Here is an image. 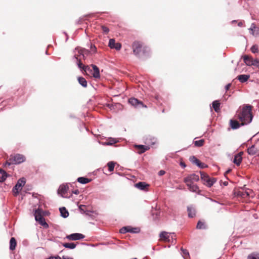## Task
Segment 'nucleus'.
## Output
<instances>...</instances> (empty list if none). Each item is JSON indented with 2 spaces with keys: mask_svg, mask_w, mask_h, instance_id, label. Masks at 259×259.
<instances>
[{
  "mask_svg": "<svg viewBox=\"0 0 259 259\" xmlns=\"http://www.w3.org/2000/svg\"><path fill=\"white\" fill-rule=\"evenodd\" d=\"M236 117L241 121V125H246L250 123L253 116L251 113V106L246 105L243 106L236 114Z\"/></svg>",
  "mask_w": 259,
  "mask_h": 259,
  "instance_id": "1",
  "label": "nucleus"
},
{
  "mask_svg": "<svg viewBox=\"0 0 259 259\" xmlns=\"http://www.w3.org/2000/svg\"><path fill=\"white\" fill-rule=\"evenodd\" d=\"M74 52L75 53L74 57L76 60L77 65L80 70L83 72H85L86 74H87L88 72H92V70L91 67L88 65H83L80 60L78 59V56H82V57L84 58L85 55L89 54L90 52L89 51L85 49L77 47L75 49Z\"/></svg>",
  "mask_w": 259,
  "mask_h": 259,
  "instance_id": "2",
  "label": "nucleus"
},
{
  "mask_svg": "<svg viewBox=\"0 0 259 259\" xmlns=\"http://www.w3.org/2000/svg\"><path fill=\"white\" fill-rule=\"evenodd\" d=\"M201 179L203 184L208 187H211L217 181L214 178L210 177L207 174L204 172H200Z\"/></svg>",
  "mask_w": 259,
  "mask_h": 259,
  "instance_id": "3",
  "label": "nucleus"
},
{
  "mask_svg": "<svg viewBox=\"0 0 259 259\" xmlns=\"http://www.w3.org/2000/svg\"><path fill=\"white\" fill-rule=\"evenodd\" d=\"M9 160L11 162L7 161L6 164L10 165L11 163L13 164H20L25 160V157L24 155L20 154H17L13 156H11Z\"/></svg>",
  "mask_w": 259,
  "mask_h": 259,
  "instance_id": "4",
  "label": "nucleus"
},
{
  "mask_svg": "<svg viewBox=\"0 0 259 259\" xmlns=\"http://www.w3.org/2000/svg\"><path fill=\"white\" fill-rule=\"evenodd\" d=\"M25 183V180L24 178L20 179L17 181V184L15 185L13 189V191L15 195H17L19 194V192L21 190L22 187L24 186Z\"/></svg>",
  "mask_w": 259,
  "mask_h": 259,
  "instance_id": "5",
  "label": "nucleus"
},
{
  "mask_svg": "<svg viewBox=\"0 0 259 259\" xmlns=\"http://www.w3.org/2000/svg\"><path fill=\"white\" fill-rule=\"evenodd\" d=\"M132 48L134 54L136 56H140L141 53L144 52V48H143L142 44L138 41L133 43Z\"/></svg>",
  "mask_w": 259,
  "mask_h": 259,
  "instance_id": "6",
  "label": "nucleus"
},
{
  "mask_svg": "<svg viewBox=\"0 0 259 259\" xmlns=\"http://www.w3.org/2000/svg\"><path fill=\"white\" fill-rule=\"evenodd\" d=\"M69 190V187L67 184L61 185L58 190V193L63 198H70V196H68L67 193Z\"/></svg>",
  "mask_w": 259,
  "mask_h": 259,
  "instance_id": "7",
  "label": "nucleus"
},
{
  "mask_svg": "<svg viewBox=\"0 0 259 259\" xmlns=\"http://www.w3.org/2000/svg\"><path fill=\"white\" fill-rule=\"evenodd\" d=\"M199 180V177L198 175L195 174H192L185 178L184 181L186 184L194 183V182L198 181Z\"/></svg>",
  "mask_w": 259,
  "mask_h": 259,
  "instance_id": "8",
  "label": "nucleus"
},
{
  "mask_svg": "<svg viewBox=\"0 0 259 259\" xmlns=\"http://www.w3.org/2000/svg\"><path fill=\"white\" fill-rule=\"evenodd\" d=\"M252 192V190L250 189H241V190L238 191L237 195L242 198H245L246 197L250 196Z\"/></svg>",
  "mask_w": 259,
  "mask_h": 259,
  "instance_id": "9",
  "label": "nucleus"
},
{
  "mask_svg": "<svg viewBox=\"0 0 259 259\" xmlns=\"http://www.w3.org/2000/svg\"><path fill=\"white\" fill-rule=\"evenodd\" d=\"M84 236L80 233H73L67 235L66 238L70 240H78L84 238Z\"/></svg>",
  "mask_w": 259,
  "mask_h": 259,
  "instance_id": "10",
  "label": "nucleus"
},
{
  "mask_svg": "<svg viewBox=\"0 0 259 259\" xmlns=\"http://www.w3.org/2000/svg\"><path fill=\"white\" fill-rule=\"evenodd\" d=\"M250 33L253 36H257L259 35V28L255 26L254 23H252L250 27L249 28Z\"/></svg>",
  "mask_w": 259,
  "mask_h": 259,
  "instance_id": "11",
  "label": "nucleus"
},
{
  "mask_svg": "<svg viewBox=\"0 0 259 259\" xmlns=\"http://www.w3.org/2000/svg\"><path fill=\"white\" fill-rule=\"evenodd\" d=\"M242 154H243V152H240L238 153V154H237L236 155H235L234 156L233 162L238 166L242 162Z\"/></svg>",
  "mask_w": 259,
  "mask_h": 259,
  "instance_id": "12",
  "label": "nucleus"
},
{
  "mask_svg": "<svg viewBox=\"0 0 259 259\" xmlns=\"http://www.w3.org/2000/svg\"><path fill=\"white\" fill-rule=\"evenodd\" d=\"M128 102L133 106L137 107L139 105H141V106L144 107L143 103L141 102L138 100L136 98H131L129 99Z\"/></svg>",
  "mask_w": 259,
  "mask_h": 259,
  "instance_id": "13",
  "label": "nucleus"
},
{
  "mask_svg": "<svg viewBox=\"0 0 259 259\" xmlns=\"http://www.w3.org/2000/svg\"><path fill=\"white\" fill-rule=\"evenodd\" d=\"M91 66L92 67V68L94 70V72L93 73V77L95 78H100V75L99 68L96 65L94 64H92Z\"/></svg>",
  "mask_w": 259,
  "mask_h": 259,
  "instance_id": "14",
  "label": "nucleus"
},
{
  "mask_svg": "<svg viewBox=\"0 0 259 259\" xmlns=\"http://www.w3.org/2000/svg\"><path fill=\"white\" fill-rule=\"evenodd\" d=\"M159 237H160L161 239L163 241L167 242L170 241V234H169L167 232L164 231L161 232L159 235Z\"/></svg>",
  "mask_w": 259,
  "mask_h": 259,
  "instance_id": "15",
  "label": "nucleus"
},
{
  "mask_svg": "<svg viewBox=\"0 0 259 259\" xmlns=\"http://www.w3.org/2000/svg\"><path fill=\"white\" fill-rule=\"evenodd\" d=\"M186 185L188 187L189 190L193 192H197L199 190V188L197 185L194 183H188Z\"/></svg>",
  "mask_w": 259,
  "mask_h": 259,
  "instance_id": "16",
  "label": "nucleus"
},
{
  "mask_svg": "<svg viewBox=\"0 0 259 259\" xmlns=\"http://www.w3.org/2000/svg\"><path fill=\"white\" fill-rule=\"evenodd\" d=\"M243 60L245 64L247 66H252L253 64V59L249 57L248 56L245 55L243 56Z\"/></svg>",
  "mask_w": 259,
  "mask_h": 259,
  "instance_id": "17",
  "label": "nucleus"
},
{
  "mask_svg": "<svg viewBox=\"0 0 259 259\" xmlns=\"http://www.w3.org/2000/svg\"><path fill=\"white\" fill-rule=\"evenodd\" d=\"M230 123L231 128L233 130L237 129L239 128L240 126L242 125L241 123L240 124L238 121L235 120L231 119L230 121Z\"/></svg>",
  "mask_w": 259,
  "mask_h": 259,
  "instance_id": "18",
  "label": "nucleus"
},
{
  "mask_svg": "<svg viewBox=\"0 0 259 259\" xmlns=\"http://www.w3.org/2000/svg\"><path fill=\"white\" fill-rule=\"evenodd\" d=\"M135 147L137 148L140 151L138 152L139 154H142L149 149V147L142 145H136Z\"/></svg>",
  "mask_w": 259,
  "mask_h": 259,
  "instance_id": "19",
  "label": "nucleus"
},
{
  "mask_svg": "<svg viewBox=\"0 0 259 259\" xmlns=\"http://www.w3.org/2000/svg\"><path fill=\"white\" fill-rule=\"evenodd\" d=\"M250 76L246 74H242L237 76L238 79L240 82L243 83L246 81L249 78Z\"/></svg>",
  "mask_w": 259,
  "mask_h": 259,
  "instance_id": "20",
  "label": "nucleus"
},
{
  "mask_svg": "<svg viewBox=\"0 0 259 259\" xmlns=\"http://www.w3.org/2000/svg\"><path fill=\"white\" fill-rule=\"evenodd\" d=\"M17 245V242L15 238L12 237L10 241V249L14 250L16 248Z\"/></svg>",
  "mask_w": 259,
  "mask_h": 259,
  "instance_id": "21",
  "label": "nucleus"
},
{
  "mask_svg": "<svg viewBox=\"0 0 259 259\" xmlns=\"http://www.w3.org/2000/svg\"><path fill=\"white\" fill-rule=\"evenodd\" d=\"M59 210L61 213V216L64 218H66L68 217L69 213L67 210L64 207H60Z\"/></svg>",
  "mask_w": 259,
  "mask_h": 259,
  "instance_id": "22",
  "label": "nucleus"
},
{
  "mask_svg": "<svg viewBox=\"0 0 259 259\" xmlns=\"http://www.w3.org/2000/svg\"><path fill=\"white\" fill-rule=\"evenodd\" d=\"M148 186V185L146 184L144 182H139L135 184V187L141 190H144Z\"/></svg>",
  "mask_w": 259,
  "mask_h": 259,
  "instance_id": "23",
  "label": "nucleus"
},
{
  "mask_svg": "<svg viewBox=\"0 0 259 259\" xmlns=\"http://www.w3.org/2000/svg\"><path fill=\"white\" fill-rule=\"evenodd\" d=\"M187 210L188 212V216L190 218H193L195 215V209L192 206H188L187 207Z\"/></svg>",
  "mask_w": 259,
  "mask_h": 259,
  "instance_id": "24",
  "label": "nucleus"
},
{
  "mask_svg": "<svg viewBox=\"0 0 259 259\" xmlns=\"http://www.w3.org/2000/svg\"><path fill=\"white\" fill-rule=\"evenodd\" d=\"M212 107L214 109V111L217 112H218L220 110V103L219 101L215 100L212 102Z\"/></svg>",
  "mask_w": 259,
  "mask_h": 259,
  "instance_id": "25",
  "label": "nucleus"
},
{
  "mask_svg": "<svg viewBox=\"0 0 259 259\" xmlns=\"http://www.w3.org/2000/svg\"><path fill=\"white\" fill-rule=\"evenodd\" d=\"M79 83L83 87H87V81L86 79L83 77H78L77 78Z\"/></svg>",
  "mask_w": 259,
  "mask_h": 259,
  "instance_id": "26",
  "label": "nucleus"
},
{
  "mask_svg": "<svg viewBox=\"0 0 259 259\" xmlns=\"http://www.w3.org/2000/svg\"><path fill=\"white\" fill-rule=\"evenodd\" d=\"M77 182L81 183V184H87L88 183H89L90 182H91V179H88V178H84V177H79L77 178Z\"/></svg>",
  "mask_w": 259,
  "mask_h": 259,
  "instance_id": "27",
  "label": "nucleus"
},
{
  "mask_svg": "<svg viewBox=\"0 0 259 259\" xmlns=\"http://www.w3.org/2000/svg\"><path fill=\"white\" fill-rule=\"evenodd\" d=\"M34 215L35 220H37L38 219L43 217L42 215V210L39 208L35 210Z\"/></svg>",
  "mask_w": 259,
  "mask_h": 259,
  "instance_id": "28",
  "label": "nucleus"
},
{
  "mask_svg": "<svg viewBox=\"0 0 259 259\" xmlns=\"http://www.w3.org/2000/svg\"><path fill=\"white\" fill-rule=\"evenodd\" d=\"M7 176V174L5 170H0V182H4L6 179Z\"/></svg>",
  "mask_w": 259,
  "mask_h": 259,
  "instance_id": "29",
  "label": "nucleus"
},
{
  "mask_svg": "<svg viewBox=\"0 0 259 259\" xmlns=\"http://www.w3.org/2000/svg\"><path fill=\"white\" fill-rule=\"evenodd\" d=\"M36 221L38 222L40 225L42 226L44 228H47L49 227L48 224L46 222L45 219L44 217L36 220Z\"/></svg>",
  "mask_w": 259,
  "mask_h": 259,
  "instance_id": "30",
  "label": "nucleus"
},
{
  "mask_svg": "<svg viewBox=\"0 0 259 259\" xmlns=\"http://www.w3.org/2000/svg\"><path fill=\"white\" fill-rule=\"evenodd\" d=\"M247 152L249 155H254L256 153L257 150L255 148L254 146H252L247 149Z\"/></svg>",
  "mask_w": 259,
  "mask_h": 259,
  "instance_id": "31",
  "label": "nucleus"
},
{
  "mask_svg": "<svg viewBox=\"0 0 259 259\" xmlns=\"http://www.w3.org/2000/svg\"><path fill=\"white\" fill-rule=\"evenodd\" d=\"M62 245L65 248H69V249H74L76 247V244L72 242L64 243L62 244Z\"/></svg>",
  "mask_w": 259,
  "mask_h": 259,
  "instance_id": "32",
  "label": "nucleus"
},
{
  "mask_svg": "<svg viewBox=\"0 0 259 259\" xmlns=\"http://www.w3.org/2000/svg\"><path fill=\"white\" fill-rule=\"evenodd\" d=\"M196 228L197 229H204L206 228V226H205V223L201 222V221H199L198 223H197V226H196Z\"/></svg>",
  "mask_w": 259,
  "mask_h": 259,
  "instance_id": "33",
  "label": "nucleus"
},
{
  "mask_svg": "<svg viewBox=\"0 0 259 259\" xmlns=\"http://www.w3.org/2000/svg\"><path fill=\"white\" fill-rule=\"evenodd\" d=\"M107 165L108 166L109 171L110 172L114 170L115 163L113 161H110L108 163Z\"/></svg>",
  "mask_w": 259,
  "mask_h": 259,
  "instance_id": "34",
  "label": "nucleus"
},
{
  "mask_svg": "<svg viewBox=\"0 0 259 259\" xmlns=\"http://www.w3.org/2000/svg\"><path fill=\"white\" fill-rule=\"evenodd\" d=\"M190 160L192 163L195 164L196 165H197L200 161L194 156H191L190 157Z\"/></svg>",
  "mask_w": 259,
  "mask_h": 259,
  "instance_id": "35",
  "label": "nucleus"
},
{
  "mask_svg": "<svg viewBox=\"0 0 259 259\" xmlns=\"http://www.w3.org/2000/svg\"><path fill=\"white\" fill-rule=\"evenodd\" d=\"M204 142V140L201 139L198 141H194V145L195 146L197 147H201L203 145V143Z\"/></svg>",
  "mask_w": 259,
  "mask_h": 259,
  "instance_id": "36",
  "label": "nucleus"
},
{
  "mask_svg": "<svg viewBox=\"0 0 259 259\" xmlns=\"http://www.w3.org/2000/svg\"><path fill=\"white\" fill-rule=\"evenodd\" d=\"M117 142V140L116 139L114 138H110L109 141L105 143V145H111L114 143H116Z\"/></svg>",
  "mask_w": 259,
  "mask_h": 259,
  "instance_id": "37",
  "label": "nucleus"
},
{
  "mask_svg": "<svg viewBox=\"0 0 259 259\" xmlns=\"http://www.w3.org/2000/svg\"><path fill=\"white\" fill-rule=\"evenodd\" d=\"M129 232L130 233H138L139 232L140 229L138 228H132L129 226Z\"/></svg>",
  "mask_w": 259,
  "mask_h": 259,
  "instance_id": "38",
  "label": "nucleus"
},
{
  "mask_svg": "<svg viewBox=\"0 0 259 259\" xmlns=\"http://www.w3.org/2000/svg\"><path fill=\"white\" fill-rule=\"evenodd\" d=\"M128 229H129V226L123 227L121 229H120V233H122V234H124L127 232H129Z\"/></svg>",
  "mask_w": 259,
  "mask_h": 259,
  "instance_id": "39",
  "label": "nucleus"
},
{
  "mask_svg": "<svg viewBox=\"0 0 259 259\" xmlns=\"http://www.w3.org/2000/svg\"><path fill=\"white\" fill-rule=\"evenodd\" d=\"M115 44L116 43L114 39H110L109 41V47L111 49H113Z\"/></svg>",
  "mask_w": 259,
  "mask_h": 259,
  "instance_id": "40",
  "label": "nucleus"
},
{
  "mask_svg": "<svg viewBox=\"0 0 259 259\" xmlns=\"http://www.w3.org/2000/svg\"><path fill=\"white\" fill-rule=\"evenodd\" d=\"M251 51L253 53H257L258 51V46L256 45L252 46L251 48Z\"/></svg>",
  "mask_w": 259,
  "mask_h": 259,
  "instance_id": "41",
  "label": "nucleus"
},
{
  "mask_svg": "<svg viewBox=\"0 0 259 259\" xmlns=\"http://www.w3.org/2000/svg\"><path fill=\"white\" fill-rule=\"evenodd\" d=\"M181 250L182 251L183 254L184 255V257L185 259H186V256H189V253L187 250L184 249L183 248L181 249Z\"/></svg>",
  "mask_w": 259,
  "mask_h": 259,
  "instance_id": "42",
  "label": "nucleus"
},
{
  "mask_svg": "<svg viewBox=\"0 0 259 259\" xmlns=\"http://www.w3.org/2000/svg\"><path fill=\"white\" fill-rule=\"evenodd\" d=\"M252 65L257 67L259 69V60H258V59L253 60Z\"/></svg>",
  "mask_w": 259,
  "mask_h": 259,
  "instance_id": "43",
  "label": "nucleus"
},
{
  "mask_svg": "<svg viewBox=\"0 0 259 259\" xmlns=\"http://www.w3.org/2000/svg\"><path fill=\"white\" fill-rule=\"evenodd\" d=\"M247 259H256L255 252L249 254L247 256Z\"/></svg>",
  "mask_w": 259,
  "mask_h": 259,
  "instance_id": "44",
  "label": "nucleus"
},
{
  "mask_svg": "<svg viewBox=\"0 0 259 259\" xmlns=\"http://www.w3.org/2000/svg\"><path fill=\"white\" fill-rule=\"evenodd\" d=\"M121 45L120 43H116L113 47V49H115L116 50H119L121 49Z\"/></svg>",
  "mask_w": 259,
  "mask_h": 259,
  "instance_id": "45",
  "label": "nucleus"
},
{
  "mask_svg": "<svg viewBox=\"0 0 259 259\" xmlns=\"http://www.w3.org/2000/svg\"><path fill=\"white\" fill-rule=\"evenodd\" d=\"M197 165L201 168H205L206 167V165L205 163H202V162H200V161Z\"/></svg>",
  "mask_w": 259,
  "mask_h": 259,
  "instance_id": "46",
  "label": "nucleus"
},
{
  "mask_svg": "<svg viewBox=\"0 0 259 259\" xmlns=\"http://www.w3.org/2000/svg\"><path fill=\"white\" fill-rule=\"evenodd\" d=\"M102 29L103 31L105 33H107L109 31V29H108V28H107L106 26H102Z\"/></svg>",
  "mask_w": 259,
  "mask_h": 259,
  "instance_id": "47",
  "label": "nucleus"
},
{
  "mask_svg": "<svg viewBox=\"0 0 259 259\" xmlns=\"http://www.w3.org/2000/svg\"><path fill=\"white\" fill-rule=\"evenodd\" d=\"M47 259H61L59 256H51Z\"/></svg>",
  "mask_w": 259,
  "mask_h": 259,
  "instance_id": "48",
  "label": "nucleus"
},
{
  "mask_svg": "<svg viewBox=\"0 0 259 259\" xmlns=\"http://www.w3.org/2000/svg\"><path fill=\"white\" fill-rule=\"evenodd\" d=\"M165 172L163 170H161L158 172V175L159 176H163L165 174Z\"/></svg>",
  "mask_w": 259,
  "mask_h": 259,
  "instance_id": "49",
  "label": "nucleus"
},
{
  "mask_svg": "<svg viewBox=\"0 0 259 259\" xmlns=\"http://www.w3.org/2000/svg\"><path fill=\"white\" fill-rule=\"evenodd\" d=\"M79 193V191L78 190H75L72 191V193L74 194H78Z\"/></svg>",
  "mask_w": 259,
  "mask_h": 259,
  "instance_id": "50",
  "label": "nucleus"
},
{
  "mask_svg": "<svg viewBox=\"0 0 259 259\" xmlns=\"http://www.w3.org/2000/svg\"><path fill=\"white\" fill-rule=\"evenodd\" d=\"M231 87V83H228L225 86V89L228 90Z\"/></svg>",
  "mask_w": 259,
  "mask_h": 259,
  "instance_id": "51",
  "label": "nucleus"
},
{
  "mask_svg": "<svg viewBox=\"0 0 259 259\" xmlns=\"http://www.w3.org/2000/svg\"><path fill=\"white\" fill-rule=\"evenodd\" d=\"M180 165L183 167V168H185L186 166V165L185 164V163L183 162H180Z\"/></svg>",
  "mask_w": 259,
  "mask_h": 259,
  "instance_id": "52",
  "label": "nucleus"
},
{
  "mask_svg": "<svg viewBox=\"0 0 259 259\" xmlns=\"http://www.w3.org/2000/svg\"><path fill=\"white\" fill-rule=\"evenodd\" d=\"M62 259H73V258L70 257L63 256L62 257Z\"/></svg>",
  "mask_w": 259,
  "mask_h": 259,
  "instance_id": "53",
  "label": "nucleus"
},
{
  "mask_svg": "<svg viewBox=\"0 0 259 259\" xmlns=\"http://www.w3.org/2000/svg\"><path fill=\"white\" fill-rule=\"evenodd\" d=\"M256 259H259V252H255Z\"/></svg>",
  "mask_w": 259,
  "mask_h": 259,
  "instance_id": "54",
  "label": "nucleus"
},
{
  "mask_svg": "<svg viewBox=\"0 0 259 259\" xmlns=\"http://www.w3.org/2000/svg\"><path fill=\"white\" fill-rule=\"evenodd\" d=\"M92 49H93V51L96 52L97 48H96V47L95 46H94L93 47H92Z\"/></svg>",
  "mask_w": 259,
  "mask_h": 259,
  "instance_id": "55",
  "label": "nucleus"
},
{
  "mask_svg": "<svg viewBox=\"0 0 259 259\" xmlns=\"http://www.w3.org/2000/svg\"><path fill=\"white\" fill-rule=\"evenodd\" d=\"M238 25L240 27H241L243 25V22H239L238 23Z\"/></svg>",
  "mask_w": 259,
  "mask_h": 259,
  "instance_id": "56",
  "label": "nucleus"
},
{
  "mask_svg": "<svg viewBox=\"0 0 259 259\" xmlns=\"http://www.w3.org/2000/svg\"><path fill=\"white\" fill-rule=\"evenodd\" d=\"M230 171H231V169H228V170H227L226 171V174H228V173L230 172Z\"/></svg>",
  "mask_w": 259,
  "mask_h": 259,
  "instance_id": "57",
  "label": "nucleus"
},
{
  "mask_svg": "<svg viewBox=\"0 0 259 259\" xmlns=\"http://www.w3.org/2000/svg\"><path fill=\"white\" fill-rule=\"evenodd\" d=\"M224 185H225V186H227L228 185V182H225L224 183Z\"/></svg>",
  "mask_w": 259,
  "mask_h": 259,
  "instance_id": "58",
  "label": "nucleus"
},
{
  "mask_svg": "<svg viewBox=\"0 0 259 259\" xmlns=\"http://www.w3.org/2000/svg\"><path fill=\"white\" fill-rule=\"evenodd\" d=\"M235 22H236V21H235V20H233V21H232V23H235Z\"/></svg>",
  "mask_w": 259,
  "mask_h": 259,
  "instance_id": "59",
  "label": "nucleus"
},
{
  "mask_svg": "<svg viewBox=\"0 0 259 259\" xmlns=\"http://www.w3.org/2000/svg\"><path fill=\"white\" fill-rule=\"evenodd\" d=\"M67 40H68V37L66 38V41H67Z\"/></svg>",
  "mask_w": 259,
  "mask_h": 259,
  "instance_id": "60",
  "label": "nucleus"
}]
</instances>
